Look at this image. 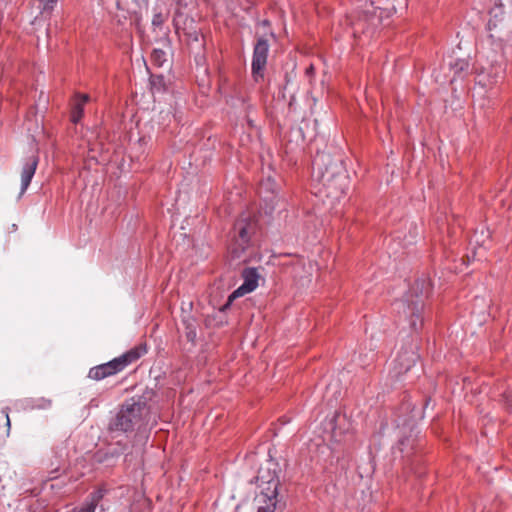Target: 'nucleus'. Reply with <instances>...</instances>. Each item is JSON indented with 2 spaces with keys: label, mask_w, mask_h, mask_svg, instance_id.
Wrapping results in <instances>:
<instances>
[{
  "label": "nucleus",
  "mask_w": 512,
  "mask_h": 512,
  "mask_svg": "<svg viewBox=\"0 0 512 512\" xmlns=\"http://www.w3.org/2000/svg\"><path fill=\"white\" fill-rule=\"evenodd\" d=\"M312 181L314 194L331 208L345 196L349 185L342 160L325 152L314 157Z\"/></svg>",
  "instance_id": "f257e3e1"
},
{
  "label": "nucleus",
  "mask_w": 512,
  "mask_h": 512,
  "mask_svg": "<svg viewBox=\"0 0 512 512\" xmlns=\"http://www.w3.org/2000/svg\"><path fill=\"white\" fill-rule=\"evenodd\" d=\"M487 31L494 52L506 54L512 50V0H497L489 11Z\"/></svg>",
  "instance_id": "f03ea898"
},
{
  "label": "nucleus",
  "mask_w": 512,
  "mask_h": 512,
  "mask_svg": "<svg viewBox=\"0 0 512 512\" xmlns=\"http://www.w3.org/2000/svg\"><path fill=\"white\" fill-rule=\"evenodd\" d=\"M431 289L432 285L430 279H418L408 293L393 304L400 318L407 320L413 331H418L422 327L424 299L429 296Z\"/></svg>",
  "instance_id": "7ed1b4c3"
},
{
  "label": "nucleus",
  "mask_w": 512,
  "mask_h": 512,
  "mask_svg": "<svg viewBox=\"0 0 512 512\" xmlns=\"http://www.w3.org/2000/svg\"><path fill=\"white\" fill-rule=\"evenodd\" d=\"M149 414L147 403L141 398L126 400L110 423L111 431L129 432L146 426Z\"/></svg>",
  "instance_id": "20e7f679"
},
{
  "label": "nucleus",
  "mask_w": 512,
  "mask_h": 512,
  "mask_svg": "<svg viewBox=\"0 0 512 512\" xmlns=\"http://www.w3.org/2000/svg\"><path fill=\"white\" fill-rule=\"evenodd\" d=\"M147 353L145 344H140L123 353L106 363L92 367L89 370L88 377L99 381L107 377L118 374L123 371L127 366L136 362L139 358Z\"/></svg>",
  "instance_id": "39448f33"
},
{
  "label": "nucleus",
  "mask_w": 512,
  "mask_h": 512,
  "mask_svg": "<svg viewBox=\"0 0 512 512\" xmlns=\"http://www.w3.org/2000/svg\"><path fill=\"white\" fill-rule=\"evenodd\" d=\"M493 59H486L477 68L476 84L480 89H489L504 78L505 68L502 53H496Z\"/></svg>",
  "instance_id": "423d86ee"
},
{
  "label": "nucleus",
  "mask_w": 512,
  "mask_h": 512,
  "mask_svg": "<svg viewBox=\"0 0 512 512\" xmlns=\"http://www.w3.org/2000/svg\"><path fill=\"white\" fill-rule=\"evenodd\" d=\"M263 483L267 484L262 488L256 497L257 512H274L277 504L279 477L276 473L266 478L263 474L259 476Z\"/></svg>",
  "instance_id": "0eeeda50"
},
{
  "label": "nucleus",
  "mask_w": 512,
  "mask_h": 512,
  "mask_svg": "<svg viewBox=\"0 0 512 512\" xmlns=\"http://www.w3.org/2000/svg\"><path fill=\"white\" fill-rule=\"evenodd\" d=\"M418 359L419 355L415 347L402 348L392 362L393 367L390 371L391 377L399 379L415 366Z\"/></svg>",
  "instance_id": "6e6552de"
},
{
  "label": "nucleus",
  "mask_w": 512,
  "mask_h": 512,
  "mask_svg": "<svg viewBox=\"0 0 512 512\" xmlns=\"http://www.w3.org/2000/svg\"><path fill=\"white\" fill-rule=\"evenodd\" d=\"M269 54V43L265 37H259L254 45L252 56V76L256 82L264 76V69Z\"/></svg>",
  "instance_id": "1a4fd4ad"
},
{
  "label": "nucleus",
  "mask_w": 512,
  "mask_h": 512,
  "mask_svg": "<svg viewBox=\"0 0 512 512\" xmlns=\"http://www.w3.org/2000/svg\"><path fill=\"white\" fill-rule=\"evenodd\" d=\"M243 283L229 296L228 304L235 298L248 294L258 287L260 275L257 268L247 267L242 271Z\"/></svg>",
  "instance_id": "9d476101"
},
{
  "label": "nucleus",
  "mask_w": 512,
  "mask_h": 512,
  "mask_svg": "<svg viewBox=\"0 0 512 512\" xmlns=\"http://www.w3.org/2000/svg\"><path fill=\"white\" fill-rule=\"evenodd\" d=\"M38 163H39V157L36 154H33L23 160L21 173H20L21 187H20L19 197H21L28 189V187L35 175Z\"/></svg>",
  "instance_id": "9b49d317"
},
{
  "label": "nucleus",
  "mask_w": 512,
  "mask_h": 512,
  "mask_svg": "<svg viewBox=\"0 0 512 512\" xmlns=\"http://www.w3.org/2000/svg\"><path fill=\"white\" fill-rule=\"evenodd\" d=\"M252 224L246 218L239 219L234 225V232L238 235L239 246L245 249L249 242Z\"/></svg>",
  "instance_id": "f8f14e48"
},
{
  "label": "nucleus",
  "mask_w": 512,
  "mask_h": 512,
  "mask_svg": "<svg viewBox=\"0 0 512 512\" xmlns=\"http://www.w3.org/2000/svg\"><path fill=\"white\" fill-rule=\"evenodd\" d=\"M88 94H78L76 96L75 104L72 108L71 119L74 123H78L84 113V105L89 101Z\"/></svg>",
  "instance_id": "ddd939ff"
},
{
  "label": "nucleus",
  "mask_w": 512,
  "mask_h": 512,
  "mask_svg": "<svg viewBox=\"0 0 512 512\" xmlns=\"http://www.w3.org/2000/svg\"><path fill=\"white\" fill-rule=\"evenodd\" d=\"M185 328V335L188 341L193 342L197 337L195 319L188 315L182 319Z\"/></svg>",
  "instance_id": "4468645a"
},
{
  "label": "nucleus",
  "mask_w": 512,
  "mask_h": 512,
  "mask_svg": "<svg viewBox=\"0 0 512 512\" xmlns=\"http://www.w3.org/2000/svg\"><path fill=\"white\" fill-rule=\"evenodd\" d=\"M103 493L101 490H98L91 494L89 500H87L78 510V512H95L96 507L100 499H102Z\"/></svg>",
  "instance_id": "2eb2a0df"
},
{
  "label": "nucleus",
  "mask_w": 512,
  "mask_h": 512,
  "mask_svg": "<svg viewBox=\"0 0 512 512\" xmlns=\"http://www.w3.org/2000/svg\"><path fill=\"white\" fill-rule=\"evenodd\" d=\"M122 453V450H118L116 448H109L106 452H98L96 454V460L100 463H110V459L118 458Z\"/></svg>",
  "instance_id": "dca6fc26"
},
{
  "label": "nucleus",
  "mask_w": 512,
  "mask_h": 512,
  "mask_svg": "<svg viewBox=\"0 0 512 512\" xmlns=\"http://www.w3.org/2000/svg\"><path fill=\"white\" fill-rule=\"evenodd\" d=\"M450 69L454 72V77L460 76L462 72L468 70L469 63L465 59H456L449 62Z\"/></svg>",
  "instance_id": "f3484780"
},
{
  "label": "nucleus",
  "mask_w": 512,
  "mask_h": 512,
  "mask_svg": "<svg viewBox=\"0 0 512 512\" xmlns=\"http://www.w3.org/2000/svg\"><path fill=\"white\" fill-rule=\"evenodd\" d=\"M51 400L46 398L29 399L26 401V407L29 409H48L51 407Z\"/></svg>",
  "instance_id": "a211bd4d"
},
{
  "label": "nucleus",
  "mask_w": 512,
  "mask_h": 512,
  "mask_svg": "<svg viewBox=\"0 0 512 512\" xmlns=\"http://www.w3.org/2000/svg\"><path fill=\"white\" fill-rule=\"evenodd\" d=\"M419 234L420 227L415 223H411L409 227V236H404L403 245L408 246L413 244L416 241Z\"/></svg>",
  "instance_id": "6ab92c4d"
},
{
  "label": "nucleus",
  "mask_w": 512,
  "mask_h": 512,
  "mask_svg": "<svg viewBox=\"0 0 512 512\" xmlns=\"http://www.w3.org/2000/svg\"><path fill=\"white\" fill-rule=\"evenodd\" d=\"M40 4L41 14H51L58 0H38Z\"/></svg>",
  "instance_id": "aec40b11"
},
{
  "label": "nucleus",
  "mask_w": 512,
  "mask_h": 512,
  "mask_svg": "<svg viewBox=\"0 0 512 512\" xmlns=\"http://www.w3.org/2000/svg\"><path fill=\"white\" fill-rule=\"evenodd\" d=\"M152 60L158 66H162L167 61L166 53L161 49H154L152 52Z\"/></svg>",
  "instance_id": "412c9836"
},
{
  "label": "nucleus",
  "mask_w": 512,
  "mask_h": 512,
  "mask_svg": "<svg viewBox=\"0 0 512 512\" xmlns=\"http://www.w3.org/2000/svg\"><path fill=\"white\" fill-rule=\"evenodd\" d=\"M277 185L275 181L268 176L265 180L261 182V189L274 193L276 191Z\"/></svg>",
  "instance_id": "4be33fe9"
},
{
  "label": "nucleus",
  "mask_w": 512,
  "mask_h": 512,
  "mask_svg": "<svg viewBox=\"0 0 512 512\" xmlns=\"http://www.w3.org/2000/svg\"><path fill=\"white\" fill-rule=\"evenodd\" d=\"M164 22V17L161 13L154 14L152 18V25L155 27H160Z\"/></svg>",
  "instance_id": "5701e85b"
},
{
  "label": "nucleus",
  "mask_w": 512,
  "mask_h": 512,
  "mask_svg": "<svg viewBox=\"0 0 512 512\" xmlns=\"http://www.w3.org/2000/svg\"><path fill=\"white\" fill-rule=\"evenodd\" d=\"M505 402L510 410H512V391H508L504 394Z\"/></svg>",
  "instance_id": "b1692460"
},
{
  "label": "nucleus",
  "mask_w": 512,
  "mask_h": 512,
  "mask_svg": "<svg viewBox=\"0 0 512 512\" xmlns=\"http://www.w3.org/2000/svg\"><path fill=\"white\" fill-rule=\"evenodd\" d=\"M4 412H5V416H6V425H7L8 429H10L11 422H10L8 412H7V410H5Z\"/></svg>",
  "instance_id": "393cba45"
},
{
  "label": "nucleus",
  "mask_w": 512,
  "mask_h": 512,
  "mask_svg": "<svg viewBox=\"0 0 512 512\" xmlns=\"http://www.w3.org/2000/svg\"><path fill=\"white\" fill-rule=\"evenodd\" d=\"M314 72V67L312 65H310L307 69H306V74L307 75H310Z\"/></svg>",
  "instance_id": "a878e982"
},
{
  "label": "nucleus",
  "mask_w": 512,
  "mask_h": 512,
  "mask_svg": "<svg viewBox=\"0 0 512 512\" xmlns=\"http://www.w3.org/2000/svg\"><path fill=\"white\" fill-rule=\"evenodd\" d=\"M398 445H399V446H403V445H404V440H400ZM399 449L402 451V448H401V447H399Z\"/></svg>",
  "instance_id": "bb28decb"
},
{
  "label": "nucleus",
  "mask_w": 512,
  "mask_h": 512,
  "mask_svg": "<svg viewBox=\"0 0 512 512\" xmlns=\"http://www.w3.org/2000/svg\"><path fill=\"white\" fill-rule=\"evenodd\" d=\"M141 438L144 440V442H147L148 436L147 435H141Z\"/></svg>",
  "instance_id": "cd10ccee"
},
{
  "label": "nucleus",
  "mask_w": 512,
  "mask_h": 512,
  "mask_svg": "<svg viewBox=\"0 0 512 512\" xmlns=\"http://www.w3.org/2000/svg\"><path fill=\"white\" fill-rule=\"evenodd\" d=\"M467 259H468V261H470L471 260V256L467 255Z\"/></svg>",
  "instance_id": "c85d7f7f"
}]
</instances>
